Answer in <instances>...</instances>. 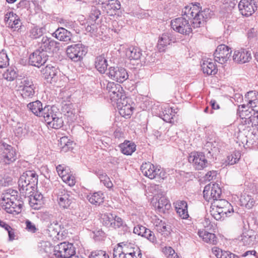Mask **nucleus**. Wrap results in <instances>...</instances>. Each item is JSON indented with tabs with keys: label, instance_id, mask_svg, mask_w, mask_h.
Returning a JSON list of instances; mask_svg holds the SVG:
<instances>
[{
	"label": "nucleus",
	"instance_id": "1",
	"mask_svg": "<svg viewBox=\"0 0 258 258\" xmlns=\"http://www.w3.org/2000/svg\"><path fill=\"white\" fill-rule=\"evenodd\" d=\"M18 194L17 190L11 188L3 193L1 204L7 213L18 214L21 212L23 202Z\"/></svg>",
	"mask_w": 258,
	"mask_h": 258
},
{
	"label": "nucleus",
	"instance_id": "2",
	"mask_svg": "<svg viewBox=\"0 0 258 258\" xmlns=\"http://www.w3.org/2000/svg\"><path fill=\"white\" fill-rule=\"evenodd\" d=\"M18 182L21 192L25 195L30 194L37 184L38 175L34 171H26L21 175Z\"/></svg>",
	"mask_w": 258,
	"mask_h": 258
},
{
	"label": "nucleus",
	"instance_id": "3",
	"mask_svg": "<svg viewBox=\"0 0 258 258\" xmlns=\"http://www.w3.org/2000/svg\"><path fill=\"white\" fill-rule=\"evenodd\" d=\"M206 11H201L200 8L196 6L185 7L184 15L188 19H192V25L194 28H199L206 21L207 19L205 15Z\"/></svg>",
	"mask_w": 258,
	"mask_h": 258
},
{
	"label": "nucleus",
	"instance_id": "4",
	"mask_svg": "<svg viewBox=\"0 0 258 258\" xmlns=\"http://www.w3.org/2000/svg\"><path fill=\"white\" fill-rule=\"evenodd\" d=\"M16 87L23 98H32L35 94L36 88L32 80L29 78L19 79L16 82Z\"/></svg>",
	"mask_w": 258,
	"mask_h": 258
},
{
	"label": "nucleus",
	"instance_id": "5",
	"mask_svg": "<svg viewBox=\"0 0 258 258\" xmlns=\"http://www.w3.org/2000/svg\"><path fill=\"white\" fill-rule=\"evenodd\" d=\"M245 100L247 102V104L240 105L238 109L239 116L242 118H246L248 115L247 107L251 108L252 110L258 106V92L256 91L248 92L245 95Z\"/></svg>",
	"mask_w": 258,
	"mask_h": 258
},
{
	"label": "nucleus",
	"instance_id": "6",
	"mask_svg": "<svg viewBox=\"0 0 258 258\" xmlns=\"http://www.w3.org/2000/svg\"><path fill=\"white\" fill-rule=\"evenodd\" d=\"M143 174L151 179L164 178L165 172L160 167L155 166L150 162L143 163L141 166Z\"/></svg>",
	"mask_w": 258,
	"mask_h": 258
},
{
	"label": "nucleus",
	"instance_id": "7",
	"mask_svg": "<svg viewBox=\"0 0 258 258\" xmlns=\"http://www.w3.org/2000/svg\"><path fill=\"white\" fill-rule=\"evenodd\" d=\"M87 48L82 44L78 43L68 46L66 49L67 56L75 62L82 60L87 53Z\"/></svg>",
	"mask_w": 258,
	"mask_h": 258
},
{
	"label": "nucleus",
	"instance_id": "8",
	"mask_svg": "<svg viewBox=\"0 0 258 258\" xmlns=\"http://www.w3.org/2000/svg\"><path fill=\"white\" fill-rule=\"evenodd\" d=\"M54 194L59 207L63 209H69L73 202V198L71 191L66 190L62 186L56 189Z\"/></svg>",
	"mask_w": 258,
	"mask_h": 258
},
{
	"label": "nucleus",
	"instance_id": "9",
	"mask_svg": "<svg viewBox=\"0 0 258 258\" xmlns=\"http://www.w3.org/2000/svg\"><path fill=\"white\" fill-rule=\"evenodd\" d=\"M171 27L175 31L183 35H189L192 28L186 18L181 17L171 20Z\"/></svg>",
	"mask_w": 258,
	"mask_h": 258
},
{
	"label": "nucleus",
	"instance_id": "10",
	"mask_svg": "<svg viewBox=\"0 0 258 258\" xmlns=\"http://www.w3.org/2000/svg\"><path fill=\"white\" fill-rule=\"evenodd\" d=\"M75 248L73 244L63 242L54 248V254L57 258H70L75 255Z\"/></svg>",
	"mask_w": 258,
	"mask_h": 258
},
{
	"label": "nucleus",
	"instance_id": "11",
	"mask_svg": "<svg viewBox=\"0 0 258 258\" xmlns=\"http://www.w3.org/2000/svg\"><path fill=\"white\" fill-rule=\"evenodd\" d=\"M0 156L6 164L14 162L17 158L15 149L4 142H0Z\"/></svg>",
	"mask_w": 258,
	"mask_h": 258
},
{
	"label": "nucleus",
	"instance_id": "12",
	"mask_svg": "<svg viewBox=\"0 0 258 258\" xmlns=\"http://www.w3.org/2000/svg\"><path fill=\"white\" fill-rule=\"evenodd\" d=\"M188 160L196 170H203L209 164L205 154L202 152H192L189 155Z\"/></svg>",
	"mask_w": 258,
	"mask_h": 258
},
{
	"label": "nucleus",
	"instance_id": "13",
	"mask_svg": "<svg viewBox=\"0 0 258 258\" xmlns=\"http://www.w3.org/2000/svg\"><path fill=\"white\" fill-rule=\"evenodd\" d=\"M221 189L217 183L206 185L203 191L204 198L208 202L215 201L221 198Z\"/></svg>",
	"mask_w": 258,
	"mask_h": 258
},
{
	"label": "nucleus",
	"instance_id": "14",
	"mask_svg": "<svg viewBox=\"0 0 258 258\" xmlns=\"http://www.w3.org/2000/svg\"><path fill=\"white\" fill-rule=\"evenodd\" d=\"M100 219L102 224L108 228L116 229L121 227L123 224L121 218L109 213L102 214Z\"/></svg>",
	"mask_w": 258,
	"mask_h": 258
},
{
	"label": "nucleus",
	"instance_id": "15",
	"mask_svg": "<svg viewBox=\"0 0 258 258\" xmlns=\"http://www.w3.org/2000/svg\"><path fill=\"white\" fill-rule=\"evenodd\" d=\"M38 45V49L47 53L48 52L58 50L59 49L60 43L50 37L43 36Z\"/></svg>",
	"mask_w": 258,
	"mask_h": 258
},
{
	"label": "nucleus",
	"instance_id": "16",
	"mask_svg": "<svg viewBox=\"0 0 258 258\" xmlns=\"http://www.w3.org/2000/svg\"><path fill=\"white\" fill-rule=\"evenodd\" d=\"M231 52V49L227 45H218L214 53L215 60L221 64L225 63L230 58Z\"/></svg>",
	"mask_w": 258,
	"mask_h": 258
},
{
	"label": "nucleus",
	"instance_id": "17",
	"mask_svg": "<svg viewBox=\"0 0 258 258\" xmlns=\"http://www.w3.org/2000/svg\"><path fill=\"white\" fill-rule=\"evenodd\" d=\"M107 74L110 79L119 83L123 82L128 77L126 70L121 67H110Z\"/></svg>",
	"mask_w": 258,
	"mask_h": 258
},
{
	"label": "nucleus",
	"instance_id": "18",
	"mask_svg": "<svg viewBox=\"0 0 258 258\" xmlns=\"http://www.w3.org/2000/svg\"><path fill=\"white\" fill-rule=\"evenodd\" d=\"M106 89L112 102L117 103L119 102V100L121 101L123 96L122 88L120 85L113 82H108L106 86Z\"/></svg>",
	"mask_w": 258,
	"mask_h": 258
},
{
	"label": "nucleus",
	"instance_id": "19",
	"mask_svg": "<svg viewBox=\"0 0 258 258\" xmlns=\"http://www.w3.org/2000/svg\"><path fill=\"white\" fill-rule=\"evenodd\" d=\"M48 55L45 52L37 49L29 56V62L32 66L39 68L44 64L48 59Z\"/></svg>",
	"mask_w": 258,
	"mask_h": 258
},
{
	"label": "nucleus",
	"instance_id": "20",
	"mask_svg": "<svg viewBox=\"0 0 258 258\" xmlns=\"http://www.w3.org/2000/svg\"><path fill=\"white\" fill-rule=\"evenodd\" d=\"M5 22L8 27L14 31H18L22 26L19 17L12 11L7 12L5 14Z\"/></svg>",
	"mask_w": 258,
	"mask_h": 258
},
{
	"label": "nucleus",
	"instance_id": "21",
	"mask_svg": "<svg viewBox=\"0 0 258 258\" xmlns=\"http://www.w3.org/2000/svg\"><path fill=\"white\" fill-rule=\"evenodd\" d=\"M238 7L240 13L245 17L251 16L256 10L253 0H241Z\"/></svg>",
	"mask_w": 258,
	"mask_h": 258
},
{
	"label": "nucleus",
	"instance_id": "22",
	"mask_svg": "<svg viewBox=\"0 0 258 258\" xmlns=\"http://www.w3.org/2000/svg\"><path fill=\"white\" fill-rule=\"evenodd\" d=\"M211 214L216 220H223L225 217L230 216L231 213L234 212L232 206L230 203L229 206H226L221 209L211 210Z\"/></svg>",
	"mask_w": 258,
	"mask_h": 258
},
{
	"label": "nucleus",
	"instance_id": "23",
	"mask_svg": "<svg viewBox=\"0 0 258 258\" xmlns=\"http://www.w3.org/2000/svg\"><path fill=\"white\" fill-rule=\"evenodd\" d=\"M251 59L250 51L244 48L235 50L233 55L234 61L241 64L249 62Z\"/></svg>",
	"mask_w": 258,
	"mask_h": 258
},
{
	"label": "nucleus",
	"instance_id": "24",
	"mask_svg": "<svg viewBox=\"0 0 258 258\" xmlns=\"http://www.w3.org/2000/svg\"><path fill=\"white\" fill-rule=\"evenodd\" d=\"M131 100L128 98H123L122 102H118L119 113L125 118H129L132 115L134 107L132 104H131Z\"/></svg>",
	"mask_w": 258,
	"mask_h": 258
},
{
	"label": "nucleus",
	"instance_id": "25",
	"mask_svg": "<svg viewBox=\"0 0 258 258\" xmlns=\"http://www.w3.org/2000/svg\"><path fill=\"white\" fill-rule=\"evenodd\" d=\"M45 78L49 80L51 84L57 83L58 80L57 69L51 64L47 65L42 71Z\"/></svg>",
	"mask_w": 258,
	"mask_h": 258
},
{
	"label": "nucleus",
	"instance_id": "26",
	"mask_svg": "<svg viewBox=\"0 0 258 258\" xmlns=\"http://www.w3.org/2000/svg\"><path fill=\"white\" fill-rule=\"evenodd\" d=\"M173 38V35L168 32L164 33L160 36L157 45L159 51L164 52L167 46L171 44Z\"/></svg>",
	"mask_w": 258,
	"mask_h": 258
},
{
	"label": "nucleus",
	"instance_id": "27",
	"mask_svg": "<svg viewBox=\"0 0 258 258\" xmlns=\"http://www.w3.org/2000/svg\"><path fill=\"white\" fill-rule=\"evenodd\" d=\"M174 204L175 210L179 216L183 219H187L189 217L187 202L183 200H178Z\"/></svg>",
	"mask_w": 258,
	"mask_h": 258
},
{
	"label": "nucleus",
	"instance_id": "28",
	"mask_svg": "<svg viewBox=\"0 0 258 258\" xmlns=\"http://www.w3.org/2000/svg\"><path fill=\"white\" fill-rule=\"evenodd\" d=\"M201 67L203 73L207 75H215L218 71L216 63L211 58L204 60Z\"/></svg>",
	"mask_w": 258,
	"mask_h": 258
},
{
	"label": "nucleus",
	"instance_id": "29",
	"mask_svg": "<svg viewBox=\"0 0 258 258\" xmlns=\"http://www.w3.org/2000/svg\"><path fill=\"white\" fill-rule=\"evenodd\" d=\"M152 222L155 229L162 234L167 235L170 233V228L166 226L165 222L154 216L152 218Z\"/></svg>",
	"mask_w": 258,
	"mask_h": 258
},
{
	"label": "nucleus",
	"instance_id": "30",
	"mask_svg": "<svg viewBox=\"0 0 258 258\" xmlns=\"http://www.w3.org/2000/svg\"><path fill=\"white\" fill-rule=\"evenodd\" d=\"M102 8L108 15L112 16L120 9V3L118 0H107Z\"/></svg>",
	"mask_w": 258,
	"mask_h": 258
},
{
	"label": "nucleus",
	"instance_id": "31",
	"mask_svg": "<svg viewBox=\"0 0 258 258\" xmlns=\"http://www.w3.org/2000/svg\"><path fill=\"white\" fill-rule=\"evenodd\" d=\"M198 234L205 242L212 245H216L218 242V239L214 233L204 230H199Z\"/></svg>",
	"mask_w": 258,
	"mask_h": 258
},
{
	"label": "nucleus",
	"instance_id": "32",
	"mask_svg": "<svg viewBox=\"0 0 258 258\" xmlns=\"http://www.w3.org/2000/svg\"><path fill=\"white\" fill-rule=\"evenodd\" d=\"M52 35L57 39L61 41L69 42L71 40V32L62 27L56 29Z\"/></svg>",
	"mask_w": 258,
	"mask_h": 258
},
{
	"label": "nucleus",
	"instance_id": "33",
	"mask_svg": "<svg viewBox=\"0 0 258 258\" xmlns=\"http://www.w3.org/2000/svg\"><path fill=\"white\" fill-rule=\"evenodd\" d=\"M125 54L126 58L132 60H139L140 59L142 53L141 50L135 46H130L125 50Z\"/></svg>",
	"mask_w": 258,
	"mask_h": 258
},
{
	"label": "nucleus",
	"instance_id": "34",
	"mask_svg": "<svg viewBox=\"0 0 258 258\" xmlns=\"http://www.w3.org/2000/svg\"><path fill=\"white\" fill-rule=\"evenodd\" d=\"M121 153L126 155H131L136 150V145L132 141L125 140L119 145Z\"/></svg>",
	"mask_w": 258,
	"mask_h": 258
},
{
	"label": "nucleus",
	"instance_id": "35",
	"mask_svg": "<svg viewBox=\"0 0 258 258\" xmlns=\"http://www.w3.org/2000/svg\"><path fill=\"white\" fill-rule=\"evenodd\" d=\"M104 195L101 191L90 194L87 197V199L89 202L92 205L95 206H99L102 204L104 202Z\"/></svg>",
	"mask_w": 258,
	"mask_h": 258
},
{
	"label": "nucleus",
	"instance_id": "36",
	"mask_svg": "<svg viewBox=\"0 0 258 258\" xmlns=\"http://www.w3.org/2000/svg\"><path fill=\"white\" fill-rule=\"evenodd\" d=\"M58 110L56 107L45 105L43 108V115L41 117H43L44 120L48 123L53 118L54 114H57Z\"/></svg>",
	"mask_w": 258,
	"mask_h": 258
},
{
	"label": "nucleus",
	"instance_id": "37",
	"mask_svg": "<svg viewBox=\"0 0 258 258\" xmlns=\"http://www.w3.org/2000/svg\"><path fill=\"white\" fill-rule=\"evenodd\" d=\"M29 109L36 116L41 117L43 115L44 107L39 100L29 103L27 105Z\"/></svg>",
	"mask_w": 258,
	"mask_h": 258
},
{
	"label": "nucleus",
	"instance_id": "38",
	"mask_svg": "<svg viewBox=\"0 0 258 258\" xmlns=\"http://www.w3.org/2000/svg\"><path fill=\"white\" fill-rule=\"evenodd\" d=\"M239 202L241 206L249 209L252 208L255 203V201L252 196L246 192L241 194Z\"/></svg>",
	"mask_w": 258,
	"mask_h": 258
},
{
	"label": "nucleus",
	"instance_id": "39",
	"mask_svg": "<svg viewBox=\"0 0 258 258\" xmlns=\"http://www.w3.org/2000/svg\"><path fill=\"white\" fill-rule=\"evenodd\" d=\"M175 114L176 112L172 109V108L167 106L162 108V113L160 115L161 117L165 121L169 123H173L174 117L175 116Z\"/></svg>",
	"mask_w": 258,
	"mask_h": 258
},
{
	"label": "nucleus",
	"instance_id": "40",
	"mask_svg": "<svg viewBox=\"0 0 258 258\" xmlns=\"http://www.w3.org/2000/svg\"><path fill=\"white\" fill-rule=\"evenodd\" d=\"M95 68L101 74H104L108 67L107 60L103 55L97 56L95 59Z\"/></svg>",
	"mask_w": 258,
	"mask_h": 258
},
{
	"label": "nucleus",
	"instance_id": "41",
	"mask_svg": "<svg viewBox=\"0 0 258 258\" xmlns=\"http://www.w3.org/2000/svg\"><path fill=\"white\" fill-rule=\"evenodd\" d=\"M62 111L71 121H74L76 119L77 115L74 105L71 104H66L62 108Z\"/></svg>",
	"mask_w": 258,
	"mask_h": 258
},
{
	"label": "nucleus",
	"instance_id": "42",
	"mask_svg": "<svg viewBox=\"0 0 258 258\" xmlns=\"http://www.w3.org/2000/svg\"><path fill=\"white\" fill-rule=\"evenodd\" d=\"M170 206L169 200L164 196L160 197L155 204V207L159 212L162 213H165V210L169 209Z\"/></svg>",
	"mask_w": 258,
	"mask_h": 258
},
{
	"label": "nucleus",
	"instance_id": "43",
	"mask_svg": "<svg viewBox=\"0 0 258 258\" xmlns=\"http://www.w3.org/2000/svg\"><path fill=\"white\" fill-rule=\"evenodd\" d=\"M53 118L50 121L48 122L47 124L51 127L55 129H59L61 128L63 124V121L61 116V114L59 111L57 114L54 115Z\"/></svg>",
	"mask_w": 258,
	"mask_h": 258
},
{
	"label": "nucleus",
	"instance_id": "44",
	"mask_svg": "<svg viewBox=\"0 0 258 258\" xmlns=\"http://www.w3.org/2000/svg\"><path fill=\"white\" fill-rule=\"evenodd\" d=\"M44 27H40L37 26L32 27L29 31V36L31 39H36L42 36L45 32Z\"/></svg>",
	"mask_w": 258,
	"mask_h": 258
},
{
	"label": "nucleus",
	"instance_id": "45",
	"mask_svg": "<svg viewBox=\"0 0 258 258\" xmlns=\"http://www.w3.org/2000/svg\"><path fill=\"white\" fill-rule=\"evenodd\" d=\"M18 76V73L16 69L9 68L3 74V78L8 81H13Z\"/></svg>",
	"mask_w": 258,
	"mask_h": 258
},
{
	"label": "nucleus",
	"instance_id": "46",
	"mask_svg": "<svg viewBox=\"0 0 258 258\" xmlns=\"http://www.w3.org/2000/svg\"><path fill=\"white\" fill-rule=\"evenodd\" d=\"M252 231H246L242 233L241 235L240 242L244 245H250L252 244L254 237L252 234Z\"/></svg>",
	"mask_w": 258,
	"mask_h": 258
},
{
	"label": "nucleus",
	"instance_id": "47",
	"mask_svg": "<svg viewBox=\"0 0 258 258\" xmlns=\"http://www.w3.org/2000/svg\"><path fill=\"white\" fill-rule=\"evenodd\" d=\"M96 174L100 179V181L107 188H111L113 184L109 177L102 170H98L96 172Z\"/></svg>",
	"mask_w": 258,
	"mask_h": 258
},
{
	"label": "nucleus",
	"instance_id": "48",
	"mask_svg": "<svg viewBox=\"0 0 258 258\" xmlns=\"http://www.w3.org/2000/svg\"><path fill=\"white\" fill-rule=\"evenodd\" d=\"M13 131L15 135L18 137L24 136L28 132L25 124L22 122H17L16 124L14 126Z\"/></svg>",
	"mask_w": 258,
	"mask_h": 258
},
{
	"label": "nucleus",
	"instance_id": "49",
	"mask_svg": "<svg viewBox=\"0 0 258 258\" xmlns=\"http://www.w3.org/2000/svg\"><path fill=\"white\" fill-rule=\"evenodd\" d=\"M36 196L37 195H35L31 198L29 202L32 208L35 210H39L42 207L43 204L42 201L43 197L42 195H38V198H37Z\"/></svg>",
	"mask_w": 258,
	"mask_h": 258
},
{
	"label": "nucleus",
	"instance_id": "50",
	"mask_svg": "<svg viewBox=\"0 0 258 258\" xmlns=\"http://www.w3.org/2000/svg\"><path fill=\"white\" fill-rule=\"evenodd\" d=\"M138 251V255L136 254H124L123 253H120V250L118 248L114 249L113 251V258H141L142 253L141 250L139 249H137Z\"/></svg>",
	"mask_w": 258,
	"mask_h": 258
},
{
	"label": "nucleus",
	"instance_id": "51",
	"mask_svg": "<svg viewBox=\"0 0 258 258\" xmlns=\"http://www.w3.org/2000/svg\"><path fill=\"white\" fill-rule=\"evenodd\" d=\"M56 171L59 176L62 179L64 176H66L72 172L70 168L64 164H60L56 166Z\"/></svg>",
	"mask_w": 258,
	"mask_h": 258
},
{
	"label": "nucleus",
	"instance_id": "52",
	"mask_svg": "<svg viewBox=\"0 0 258 258\" xmlns=\"http://www.w3.org/2000/svg\"><path fill=\"white\" fill-rule=\"evenodd\" d=\"M241 157V153L239 151H234L227 157L226 162L229 165H233L236 163Z\"/></svg>",
	"mask_w": 258,
	"mask_h": 258
},
{
	"label": "nucleus",
	"instance_id": "53",
	"mask_svg": "<svg viewBox=\"0 0 258 258\" xmlns=\"http://www.w3.org/2000/svg\"><path fill=\"white\" fill-rule=\"evenodd\" d=\"M117 248L120 250V253H123L124 254H132L133 255L134 254H138L137 249H139L138 248H135L130 245H124L123 246Z\"/></svg>",
	"mask_w": 258,
	"mask_h": 258
},
{
	"label": "nucleus",
	"instance_id": "54",
	"mask_svg": "<svg viewBox=\"0 0 258 258\" xmlns=\"http://www.w3.org/2000/svg\"><path fill=\"white\" fill-rule=\"evenodd\" d=\"M47 231L50 237H56L59 232V225L57 223L50 224L48 227Z\"/></svg>",
	"mask_w": 258,
	"mask_h": 258
},
{
	"label": "nucleus",
	"instance_id": "55",
	"mask_svg": "<svg viewBox=\"0 0 258 258\" xmlns=\"http://www.w3.org/2000/svg\"><path fill=\"white\" fill-rule=\"evenodd\" d=\"M9 64V58L4 50L0 51V68H5Z\"/></svg>",
	"mask_w": 258,
	"mask_h": 258
},
{
	"label": "nucleus",
	"instance_id": "56",
	"mask_svg": "<svg viewBox=\"0 0 258 258\" xmlns=\"http://www.w3.org/2000/svg\"><path fill=\"white\" fill-rule=\"evenodd\" d=\"M229 203L227 201L219 199L212 203V210L221 209L226 206H229Z\"/></svg>",
	"mask_w": 258,
	"mask_h": 258
},
{
	"label": "nucleus",
	"instance_id": "57",
	"mask_svg": "<svg viewBox=\"0 0 258 258\" xmlns=\"http://www.w3.org/2000/svg\"><path fill=\"white\" fill-rule=\"evenodd\" d=\"M163 252L168 258H179V256L171 247H165L163 249Z\"/></svg>",
	"mask_w": 258,
	"mask_h": 258
},
{
	"label": "nucleus",
	"instance_id": "58",
	"mask_svg": "<svg viewBox=\"0 0 258 258\" xmlns=\"http://www.w3.org/2000/svg\"><path fill=\"white\" fill-rule=\"evenodd\" d=\"M12 182V178L7 175H0V185L3 186H9Z\"/></svg>",
	"mask_w": 258,
	"mask_h": 258
},
{
	"label": "nucleus",
	"instance_id": "59",
	"mask_svg": "<svg viewBox=\"0 0 258 258\" xmlns=\"http://www.w3.org/2000/svg\"><path fill=\"white\" fill-rule=\"evenodd\" d=\"M62 180L70 186L74 185L76 183V179L72 172L70 173L67 176L66 175L64 176Z\"/></svg>",
	"mask_w": 258,
	"mask_h": 258
},
{
	"label": "nucleus",
	"instance_id": "60",
	"mask_svg": "<svg viewBox=\"0 0 258 258\" xmlns=\"http://www.w3.org/2000/svg\"><path fill=\"white\" fill-rule=\"evenodd\" d=\"M143 237L146 238L148 240L153 243L156 242L157 241L156 237L153 232L151 231L148 228L147 229Z\"/></svg>",
	"mask_w": 258,
	"mask_h": 258
},
{
	"label": "nucleus",
	"instance_id": "61",
	"mask_svg": "<svg viewBox=\"0 0 258 258\" xmlns=\"http://www.w3.org/2000/svg\"><path fill=\"white\" fill-rule=\"evenodd\" d=\"M147 229L143 226L138 225L134 227L133 232L135 234L143 237Z\"/></svg>",
	"mask_w": 258,
	"mask_h": 258
},
{
	"label": "nucleus",
	"instance_id": "62",
	"mask_svg": "<svg viewBox=\"0 0 258 258\" xmlns=\"http://www.w3.org/2000/svg\"><path fill=\"white\" fill-rule=\"evenodd\" d=\"M202 223L203 226L209 230H211L213 229L215 225V223L212 222L210 219L207 217H205Z\"/></svg>",
	"mask_w": 258,
	"mask_h": 258
},
{
	"label": "nucleus",
	"instance_id": "63",
	"mask_svg": "<svg viewBox=\"0 0 258 258\" xmlns=\"http://www.w3.org/2000/svg\"><path fill=\"white\" fill-rule=\"evenodd\" d=\"M100 14L101 13L100 10L94 7L91 10L90 17L92 20L95 21L99 18Z\"/></svg>",
	"mask_w": 258,
	"mask_h": 258
},
{
	"label": "nucleus",
	"instance_id": "64",
	"mask_svg": "<svg viewBox=\"0 0 258 258\" xmlns=\"http://www.w3.org/2000/svg\"><path fill=\"white\" fill-rule=\"evenodd\" d=\"M59 145L60 148H62V150L66 151L67 148V146L69 145V144L70 143L68 141V139L66 137H61L59 141Z\"/></svg>",
	"mask_w": 258,
	"mask_h": 258
}]
</instances>
